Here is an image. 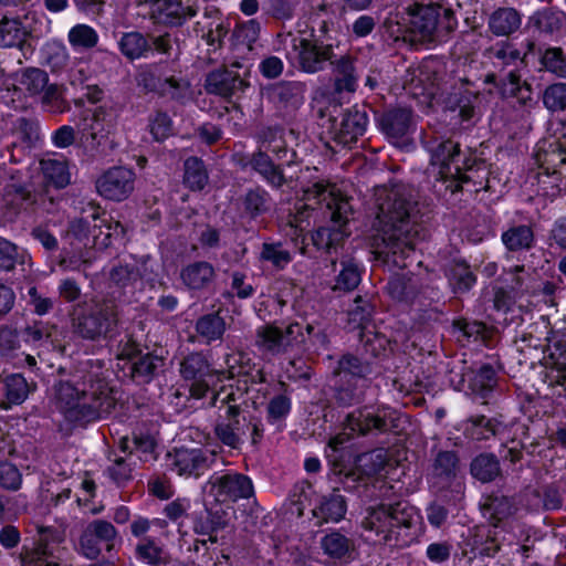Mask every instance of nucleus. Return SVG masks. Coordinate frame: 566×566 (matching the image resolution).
Listing matches in <instances>:
<instances>
[{
  "mask_svg": "<svg viewBox=\"0 0 566 566\" xmlns=\"http://www.w3.org/2000/svg\"><path fill=\"white\" fill-rule=\"evenodd\" d=\"M347 505L344 496L339 493L321 495L315 500L312 509L313 517L317 524L338 523L346 514Z\"/></svg>",
  "mask_w": 566,
  "mask_h": 566,
  "instance_id": "20",
  "label": "nucleus"
},
{
  "mask_svg": "<svg viewBox=\"0 0 566 566\" xmlns=\"http://www.w3.org/2000/svg\"><path fill=\"white\" fill-rule=\"evenodd\" d=\"M180 373L186 380H191L190 396L200 399L214 385V379L220 380L221 375L212 373L210 365L203 355L195 353L187 356L181 363Z\"/></svg>",
  "mask_w": 566,
  "mask_h": 566,
  "instance_id": "11",
  "label": "nucleus"
},
{
  "mask_svg": "<svg viewBox=\"0 0 566 566\" xmlns=\"http://www.w3.org/2000/svg\"><path fill=\"white\" fill-rule=\"evenodd\" d=\"M321 546L326 555L332 558H342L349 552V541L338 532H332L325 535L321 541Z\"/></svg>",
  "mask_w": 566,
  "mask_h": 566,
  "instance_id": "48",
  "label": "nucleus"
},
{
  "mask_svg": "<svg viewBox=\"0 0 566 566\" xmlns=\"http://www.w3.org/2000/svg\"><path fill=\"white\" fill-rule=\"evenodd\" d=\"M367 124L368 117L365 112L348 111L335 127L334 139L340 145L348 146L365 133Z\"/></svg>",
  "mask_w": 566,
  "mask_h": 566,
  "instance_id": "22",
  "label": "nucleus"
},
{
  "mask_svg": "<svg viewBox=\"0 0 566 566\" xmlns=\"http://www.w3.org/2000/svg\"><path fill=\"white\" fill-rule=\"evenodd\" d=\"M118 111L111 102H105L95 107L91 122L85 126L83 137L91 147L103 144L115 130Z\"/></svg>",
  "mask_w": 566,
  "mask_h": 566,
  "instance_id": "12",
  "label": "nucleus"
},
{
  "mask_svg": "<svg viewBox=\"0 0 566 566\" xmlns=\"http://www.w3.org/2000/svg\"><path fill=\"white\" fill-rule=\"evenodd\" d=\"M430 151V172L437 179H451L459 185L472 179L468 172L473 170L474 163L464 157L460 146L450 139L433 140L428 147Z\"/></svg>",
  "mask_w": 566,
  "mask_h": 566,
  "instance_id": "5",
  "label": "nucleus"
},
{
  "mask_svg": "<svg viewBox=\"0 0 566 566\" xmlns=\"http://www.w3.org/2000/svg\"><path fill=\"white\" fill-rule=\"evenodd\" d=\"M27 35L25 29L18 19L3 18L0 21V45L12 48L20 45Z\"/></svg>",
  "mask_w": 566,
  "mask_h": 566,
  "instance_id": "36",
  "label": "nucleus"
},
{
  "mask_svg": "<svg viewBox=\"0 0 566 566\" xmlns=\"http://www.w3.org/2000/svg\"><path fill=\"white\" fill-rule=\"evenodd\" d=\"M96 227L101 228L99 234L96 238L98 239L101 234H104V239L101 240V243L104 245H111L113 240L123 239L125 233V229L119 221H115L106 216H103L99 226L94 224V228Z\"/></svg>",
  "mask_w": 566,
  "mask_h": 566,
  "instance_id": "53",
  "label": "nucleus"
},
{
  "mask_svg": "<svg viewBox=\"0 0 566 566\" xmlns=\"http://www.w3.org/2000/svg\"><path fill=\"white\" fill-rule=\"evenodd\" d=\"M135 172L125 167H114L96 181L98 193L109 200L122 201L134 190Z\"/></svg>",
  "mask_w": 566,
  "mask_h": 566,
  "instance_id": "13",
  "label": "nucleus"
},
{
  "mask_svg": "<svg viewBox=\"0 0 566 566\" xmlns=\"http://www.w3.org/2000/svg\"><path fill=\"white\" fill-rule=\"evenodd\" d=\"M542 64L557 76L566 77V56L560 49H547L542 56Z\"/></svg>",
  "mask_w": 566,
  "mask_h": 566,
  "instance_id": "52",
  "label": "nucleus"
},
{
  "mask_svg": "<svg viewBox=\"0 0 566 566\" xmlns=\"http://www.w3.org/2000/svg\"><path fill=\"white\" fill-rule=\"evenodd\" d=\"M495 385V370L490 365H483L470 379V388L472 392L486 398L488 394Z\"/></svg>",
  "mask_w": 566,
  "mask_h": 566,
  "instance_id": "44",
  "label": "nucleus"
},
{
  "mask_svg": "<svg viewBox=\"0 0 566 566\" xmlns=\"http://www.w3.org/2000/svg\"><path fill=\"white\" fill-rule=\"evenodd\" d=\"M273 98L286 108H297L304 102V87L296 82L281 83L272 91Z\"/></svg>",
  "mask_w": 566,
  "mask_h": 566,
  "instance_id": "34",
  "label": "nucleus"
},
{
  "mask_svg": "<svg viewBox=\"0 0 566 566\" xmlns=\"http://www.w3.org/2000/svg\"><path fill=\"white\" fill-rule=\"evenodd\" d=\"M389 418L386 410H379L375 407L359 408L347 416L346 429L359 434H366L374 430L382 432L387 430Z\"/></svg>",
  "mask_w": 566,
  "mask_h": 566,
  "instance_id": "16",
  "label": "nucleus"
},
{
  "mask_svg": "<svg viewBox=\"0 0 566 566\" xmlns=\"http://www.w3.org/2000/svg\"><path fill=\"white\" fill-rule=\"evenodd\" d=\"M304 197L307 202L313 201L322 208L324 206L329 214V223L318 228L313 234V243L327 252L336 250L349 235L347 226L352 208L347 198L336 185L324 182H315L305 189Z\"/></svg>",
  "mask_w": 566,
  "mask_h": 566,
  "instance_id": "4",
  "label": "nucleus"
},
{
  "mask_svg": "<svg viewBox=\"0 0 566 566\" xmlns=\"http://www.w3.org/2000/svg\"><path fill=\"white\" fill-rule=\"evenodd\" d=\"M49 83L46 72L36 67H30L22 72L20 78L21 88L29 95L41 94Z\"/></svg>",
  "mask_w": 566,
  "mask_h": 566,
  "instance_id": "42",
  "label": "nucleus"
},
{
  "mask_svg": "<svg viewBox=\"0 0 566 566\" xmlns=\"http://www.w3.org/2000/svg\"><path fill=\"white\" fill-rule=\"evenodd\" d=\"M515 512L512 501L505 496H490L482 505V513L494 527L492 541H497L499 535L506 528L513 527L511 520Z\"/></svg>",
  "mask_w": 566,
  "mask_h": 566,
  "instance_id": "18",
  "label": "nucleus"
},
{
  "mask_svg": "<svg viewBox=\"0 0 566 566\" xmlns=\"http://www.w3.org/2000/svg\"><path fill=\"white\" fill-rule=\"evenodd\" d=\"M115 527L105 521L91 523L82 533L78 542V551L90 559L99 555L103 545L109 547V542L115 537Z\"/></svg>",
  "mask_w": 566,
  "mask_h": 566,
  "instance_id": "14",
  "label": "nucleus"
},
{
  "mask_svg": "<svg viewBox=\"0 0 566 566\" xmlns=\"http://www.w3.org/2000/svg\"><path fill=\"white\" fill-rule=\"evenodd\" d=\"M118 46L123 55L129 60L146 57L150 51V44L139 32L124 33L118 41Z\"/></svg>",
  "mask_w": 566,
  "mask_h": 566,
  "instance_id": "32",
  "label": "nucleus"
},
{
  "mask_svg": "<svg viewBox=\"0 0 566 566\" xmlns=\"http://www.w3.org/2000/svg\"><path fill=\"white\" fill-rule=\"evenodd\" d=\"M363 527L369 533L368 539L388 547L408 546L423 532L419 511L407 503L370 509Z\"/></svg>",
  "mask_w": 566,
  "mask_h": 566,
  "instance_id": "3",
  "label": "nucleus"
},
{
  "mask_svg": "<svg viewBox=\"0 0 566 566\" xmlns=\"http://www.w3.org/2000/svg\"><path fill=\"white\" fill-rule=\"evenodd\" d=\"M260 33V24L255 20H249L240 24L235 30V36L242 43H245L249 49L256 41Z\"/></svg>",
  "mask_w": 566,
  "mask_h": 566,
  "instance_id": "62",
  "label": "nucleus"
},
{
  "mask_svg": "<svg viewBox=\"0 0 566 566\" xmlns=\"http://www.w3.org/2000/svg\"><path fill=\"white\" fill-rule=\"evenodd\" d=\"M196 331L206 342L210 343L222 337L226 332V323L219 315H205L198 319Z\"/></svg>",
  "mask_w": 566,
  "mask_h": 566,
  "instance_id": "40",
  "label": "nucleus"
},
{
  "mask_svg": "<svg viewBox=\"0 0 566 566\" xmlns=\"http://www.w3.org/2000/svg\"><path fill=\"white\" fill-rule=\"evenodd\" d=\"M521 23L520 13L513 8H499L489 18V28L497 36L515 32Z\"/></svg>",
  "mask_w": 566,
  "mask_h": 566,
  "instance_id": "28",
  "label": "nucleus"
},
{
  "mask_svg": "<svg viewBox=\"0 0 566 566\" xmlns=\"http://www.w3.org/2000/svg\"><path fill=\"white\" fill-rule=\"evenodd\" d=\"M458 459L453 452H440L434 461L433 483L444 488L455 476Z\"/></svg>",
  "mask_w": 566,
  "mask_h": 566,
  "instance_id": "33",
  "label": "nucleus"
},
{
  "mask_svg": "<svg viewBox=\"0 0 566 566\" xmlns=\"http://www.w3.org/2000/svg\"><path fill=\"white\" fill-rule=\"evenodd\" d=\"M22 566H59L56 557L46 544L40 543L33 551L22 556Z\"/></svg>",
  "mask_w": 566,
  "mask_h": 566,
  "instance_id": "49",
  "label": "nucleus"
},
{
  "mask_svg": "<svg viewBox=\"0 0 566 566\" xmlns=\"http://www.w3.org/2000/svg\"><path fill=\"white\" fill-rule=\"evenodd\" d=\"M217 451L209 448L179 449L174 455V469L179 475H198L209 467Z\"/></svg>",
  "mask_w": 566,
  "mask_h": 566,
  "instance_id": "15",
  "label": "nucleus"
},
{
  "mask_svg": "<svg viewBox=\"0 0 566 566\" xmlns=\"http://www.w3.org/2000/svg\"><path fill=\"white\" fill-rule=\"evenodd\" d=\"M202 492L206 504H222L250 497L253 494V485L252 481L241 473L221 471L209 478Z\"/></svg>",
  "mask_w": 566,
  "mask_h": 566,
  "instance_id": "6",
  "label": "nucleus"
},
{
  "mask_svg": "<svg viewBox=\"0 0 566 566\" xmlns=\"http://www.w3.org/2000/svg\"><path fill=\"white\" fill-rule=\"evenodd\" d=\"M369 371L367 364H364L359 358L347 355L339 360V375L346 377L347 375L355 377H363Z\"/></svg>",
  "mask_w": 566,
  "mask_h": 566,
  "instance_id": "59",
  "label": "nucleus"
},
{
  "mask_svg": "<svg viewBox=\"0 0 566 566\" xmlns=\"http://www.w3.org/2000/svg\"><path fill=\"white\" fill-rule=\"evenodd\" d=\"M40 54L42 64L50 67L52 72H62L69 64L70 54L61 41H48L41 48Z\"/></svg>",
  "mask_w": 566,
  "mask_h": 566,
  "instance_id": "30",
  "label": "nucleus"
},
{
  "mask_svg": "<svg viewBox=\"0 0 566 566\" xmlns=\"http://www.w3.org/2000/svg\"><path fill=\"white\" fill-rule=\"evenodd\" d=\"M214 269L208 262H195L185 266L180 272L182 283L189 290H203L214 279Z\"/></svg>",
  "mask_w": 566,
  "mask_h": 566,
  "instance_id": "26",
  "label": "nucleus"
},
{
  "mask_svg": "<svg viewBox=\"0 0 566 566\" xmlns=\"http://www.w3.org/2000/svg\"><path fill=\"white\" fill-rule=\"evenodd\" d=\"M361 280V271L358 263L352 258H345L340 261V270L332 286L334 291L348 292L358 286Z\"/></svg>",
  "mask_w": 566,
  "mask_h": 566,
  "instance_id": "31",
  "label": "nucleus"
},
{
  "mask_svg": "<svg viewBox=\"0 0 566 566\" xmlns=\"http://www.w3.org/2000/svg\"><path fill=\"white\" fill-rule=\"evenodd\" d=\"M149 4L151 19L156 23L179 25L188 17L195 15L190 8L182 7L179 0H145Z\"/></svg>",
  "mask_w": 566,
  "mask_h": 566,
  "instance_id": "19",
  "label": "nucleus"
},
{
  "mask_svg": "<svg viewBox=\"0 0 566 566\" xmlns=\"http://www.w3.org/2000/svg\"><path fill=\"white\" fill-rule=\"evenodd\" d=\"M137 554L140 559L153 566H167L169 555L154 541L143 539L137 545Z\"/></svg>",
  "mask_w": 566,
  "mask_h": 566,
  "instance_id": "43",
  "label": "nucleus"
},
{
  "mask_svg": "<svg viewBox=\"0 0 566 566\" xmlns=\"http://www.w3.org/2000/svg\"><path fill=\"white\" fill-rule=\"evenodd\" d=\"M98 39L97 32L87 24H76L67 33L69 43L75 50L92 49Z\"/></svg>",
  "mask_w": 566,
  "mask_h": 566,
  "instance_id": "41",
  "label": "nucleus"
},
{
  "mask_svg": "<svg viewBox=\"0 0 566 566\" xmlns=\"http://www.w3.org/2000/svg\"><path fill=\"white\" fill-rule=\"evenodd\" d=\"M108 473L116 483H123L130 478L132 468L124 458H119L108 468Z\"/></svg>",
  "mask_w": 566,
  "mask_h": 566,
  "instance_id": "64",
  "label": "nucleus"
},
{
  "mask_svg": "<svg viewBox=\"0 0 566 566\" xmlns=\"http://www.w3.org/2000/svg\"><path fill=\"white\" fill-rule=\"evenodd\" d=\"M451 281L455 290L467 291L474 285L475 276L465 265H459Z\"/></svg>",
  "mask_w": 566,
  "mask_h": 566,
  "instance_id": "63",
  "label": "nucleus"
},
{
  "mask_svg": "<svg viewBox=\"0 0 566 566\" xmlns=\"http://www.w3.org/2000/svg\"><path fill=\"white\" fill-rule=\"evenodd\" d=\"M335 87L338 92H354L357 86L355 67L349 59H342L336 66Z\"/></svg>",
  "mask_w": 566,
  "mask_h": 566,
  "instance_id": "45",
  "label": "nucleus"
},
{
  "mask_svg": "<svg viewBox=\"0 0 566 566\" xmlns=\"http://www.w3.org/2000/svg\"><path fill=\"white\" fill-rule=\"evenodd\" d=\"M291 410V400L285 395H277L273 397L268 405V419L271 422H276L285 418Z\"/></svg>",
  "mask_w": 566,
  "mask_h": 566,
  "instance_id": "55",
  "label": "nucleus"
},
{
  "mask_svg": "<svg viewBox=\"0 0 566 566\" xmlns=\"http://www.w3.org/2000/svg\"><path fill=\"white\" fill-rule=\"evenodd\" d=\"M306 336L298 323L290 324L283 334L277 327L263 325L256 328L255 346L263 354L276 355L293 344L303 343Z\"/></svg>",
  "mask_w": 566,
  "mask_h": 566,
  "instance_id": "9",
  "label": "nucleus"
},
{
  "mask_svg": "<svg viewBox=\"0 0 566 566\" xmlns=\"http://www.w3.org/2000/svg\"><path fill=\"white\" fill-rule=\"evenodd\" d=\"M441 10V7L432 3H415L409 7V21L412 30L422 39H430L437 29Z\"/></svg>",
  "mask_w": 566,
  "mask_h": 566,
  "instance_id": "23",
  "label": "nucleus"
},
{
  "mask_svg": "<svg viewBox=\"0 0 566 566\" xmlns=\"http://www.w3.org/2000/svg\"><path fill=\"white\" fill-rule=\"evenodd\" d=\"M161 93L170 96L174 99L182 101L190 98V85L187 81L176 80L174 77L167 78L161 85Z\"/></svg>",
  "mask_w": 566,
  "mask_h": 566,
  "instance_id": "54",
  "label": "nucleus"
},
{
  "mask_svg": "<svg viewBox=\"0 0 566 566\" xmlns=\"http://www.w3.org/2000/svg\"><path fill=\"white\" fill-rule=\"evenodd\" d=\"M286 57L292 63L308 73H314L329 59V48L317 45L312 32H300L296 35L287 34L284 39Z\"/></svg>",
  "mask_w": 566,
  "mask_h": 566,
  "instance_id": "7",
  "label": "nucleus"
},
{
  "mask_svg": "<svg viewBox=\"0 0 566 566\" xmlns=\"http://www.w3.org/2000/svg\"><path fill=\"white\" fill-rule=\"evenodd\" d=\"M378 199L381 200L377 220L382 247H377L376 253L387 264L399 269L408 268L416 255L415 247L419 231L411 202L406 197V188H382Z\"/></svg>",
  "mask_w": 566,
  "mask_h": 566,
  "instance_id": "2",
  "label": "nucleus"
},
{
  "mask_svg": "<svg viewBox=\"0 0 566 566\" xmlns=\"http://www.w3.org/2000/svg\"><path fill=\"white\" fill-rule=\"evenodd\" d=\"M533 240V231L527 226H515L502 233V242L511 251L528 249Z\"/></svg>",
  "mask_w": 566,
  "mask_h": 566,
  "instance_id": "35",
  "label": "nucleus"
},
{
  "mask_svg": "<svg viewBox=\"0 0 566 566\" xmlns=\"http://www.w3.org/2000/svg\"><path fill=\"white\" fill-rule=\"evenodd\" d=\"M22 476L19 470L11 463L0 462V485L8 490H18Z\"/></svg>",
  "mask_w": 566,
  "mask_h": 566,
  "instance_id": "58",
  "label": "nucleus"
},
{
  "mask_svg": "<svg viewBox=\"0 0 566 566\" xmlns=\"http://www.w3.org/2000/svg\"><path fill=\"white\" fill-rule=\"evenodd\" d=\"M149 128L156 140H164L172 132V122L166 113H157L150 120Z\"/></svg>",
  "mask_w": 566,
  "mask_h": 566,
  "instance_id": "57",
  "label": "nucleus"
},
{
  "mask_svg": "<svg viewBox=\"0 0 566 566\" xmlns=\"http://www.w3.org/2000/svg\"><path fill=\"white\" fill-rule=\"evenodd\" d=\"M205 86L208 93L230 97L238 91H244L248 84L229 71H214L207 76Z\"/></svg>",
  "mask_w": 566,
  "mask_h": 566,
  "instance_id": "24",
  "label": "nucleus"
},
{
  "mask_svg": "<svg viewBox=\"0 0 566 566\" xmlns=\"http://www.w3.org/2000/svg\"><path fill=\"white\" fill-rule=\"evenodd\" d=\"M18 256L17 245L6 239H0V269L4 271L12 270Z\"/></svg>",
  "mask_w": 566,
  "mask_h": 566,
  "instance_id": "61",
  "label": "nucleus"
},
{
  "mask_svg": "<svg viewBox=\"0 0 566 566\" xmlns=\"http://www.w3.org/2000/svg\"><path fill=\"white\" fill-rule=\"evenodd\" d=\"M470 437L474 440H486L497 432L496 426L491 419L485 417H479L471 422V427L468 428Z\"/></svg>",
  "mask_w": 566,
  "mask_h": 566,
  "instance_id": "56",
  "label": "nucleus"
},
{
  "mask_svg": "<svg viewBox=\"0 0 566 566\" xmlns=\"http://www.w3.org/2000/svg\"><path fill=\"white\" fill-rule=\"evenodd\" d=\"M185 184L191 190H201L208 182V174L202 160L190 157L185 161Z\"/></svg>",
  "mask_w": 566,
  "mask_h": 566,
  "instance_id": "38",
  "label": "nucleus"
},
{
  "mask_svg": "<svg viewBox=\"0 0 566 566\" xmlns=\"http://www.w3.org/2000/svg\"><path fill=\"white\" fill-rule=\"evenodd\" d=\"M412 125V114L407 108L390 111L380 119L381 130L391 139H398L407 135Z\"/></svg>",
  "mask_w": 566,
  "mask_h": 566,
  "instance_id": "25",
  "label": "nucleus"
},
{
  "mask_svg": "<svg viewBox=\"0 0 566 566\" xmlns=\"http://www.w3.org/2000/svg\"><path fill=\"white\" fill-rule=\"evenodd\" d=\"M40 168L44 178L56 188H64L71 182L69 163L62 156L41 159Z\"/></svg>",
  "mask_w": 566,
  "mask_h": 566,
  "instance_id": "27",
  "label": "nucleus"
},
{
  "mask_svg": "<svg viewBox=\"0 0 566 566\" xmlns=\"http://www.w3.org/2000/svg\"><path fill=\"white\" fill-rule=\"evenodd\" d=\"M471 473L483 483L490 482L500 474L499 461L493 455L481 454L472 461Z\"/></svg>",
  "mask_w": 566,
  "mask_h": 566,
  "instance_id": "37",
  "label": "nucleus"
},
{
  "mask_svg": "<svg viewBox=\"0 0 566 566\" xmlns=\"http://www.w3.org/2000/svg\"><path fill=\"white\" fill-rule=\"evenodd\" d=\"M111 281L123 289V294L129 297L134 296L135 292L144 286L140 270L129 265L114 268L111 272Z\"/></svg>",
  "mask_w": 566,
  "mask_h": 566,
  "instance_id": "29",
  "label": "nucleus"
},
{
  "mask_svg": "<svg viewBox=\"0 0 566 566\" xmlns=\"http://www.w3.org/2000/svg\"><path fill=\"white\" fill-rule=\"evenodd\" d=\"M358 465L366 475L378 474L389 465L387 453L384 449H377L358 458Z\"/></svg>",
  "mask_w": 566,
  "mask_h": 566,
  "instance_id": "47",
  "label": "nucleus"
},
{
  "mask_svg": "<svg viewBox=\"0 0 566 566\" xmlns=\"http://www.w3.org/2000/svg\"><path fill=\"white\" fill-rule=\"evenodd\" d=\"M546 366L566 373V333L556 335L547 347Z\"/></svg>",
  "mask_w": 566,
  "mask_h": 566,
  "instance_id": "39",
  "label": "nucleus"
},
{
  "mask_svg": "<svg viewBox=\"0 0 566 566\" xmlns=\"http://www.w3.org/2000/svg\"><path fill=\"white\" fill-rule=\"evenodd\" d=\"M268 151L274 153L281 158V153H285L282 134L280 130L269 129L264 134L261 144L260 151L253 157L251 164L252 167L264 177V179L274 187L283 185L284 178L279 169L266 155Z\"/></svg>",
  "mask_w": 566,
  "mask_h": 566,
  "instance_id": "10",
  "label": "nucleus"
},
{
  "mask_svg": "<svg viewBox=\"0 0 566 566\" xmlns=\"http://www.w3.org/2000/svg\"><path fill=\"white\" fill-rule=\"evenodd\" d=\"M544 105L552 112H559L566 108V84L556 83L548 86L543 96Z\"/></svg>",
  "mask_w": 566,
  "mask_h": 566,
  "instance_id": "50",
  "label": "nucleus"
},
{
  "mask_svg": "<svg viewBox=\"0 0 566 566\" xmlns=\"http://www.w3.org/2000/svg\"><path fill=\"white\" fill-rule=\"evenodd\" d=\"M52 403L69 423L82 424L109 415L117 398L99 364L90 360L71 379L54 386Z\"/></svg>",
  "mask_w": 566,
  "mask_h": 566,
  "instance_id": "1",
  "label": "nucleus"
},
{
  "mask_svg": "<svg viewBox=\"0 0 566 566\" xmlns=\"http://www.w3.org/2000/svg\"><path fill=\"white\" fill-rule=\"evenodd\" d=\"M115 323V313L113 306H106L103 310L90 315L80 317L75 327L76 332L85 338L94 339L107 333Z\"/></svg>",
  "mask_w": 566,
  "mask_h": 566,
  "instance_id": "21",
  "label": "nucleus"
},
{
  "mask_svg": "<svg viewBox=\"0 0 566 566\" xmlns=\"http://www.w3.org/2000/svg\"><path fill=\"white\" fill-rule=\"evenodd\" d=\"M36 389V384L29 382L21 374H10L0 380V409L22 405Z\"/></svg>",
  "mask_w": 566,
  "mask_h": 566,
  "instance_id": "17",
  "label": "nucleus"
},
{
  "mask_svg": "<svg viewBox=\"0 0 566 566\" xmlns=\"http://www.w3.org/2000/svg\"><path fill=\"white\" fill-rule=\"evenodd\" d=\"M260 260L270 262L276 269H284L291 261L292 254L281 243H263Z\"/></svg>",
  "mask_w": 566,
  "mask_h": 566,
  "instance_id": "46",
  "label": "nucleus"
},
{
  "mask_svg": "<svg viewBox=\"0 0 566 566\" xmlns=\"http://www.w3.org/2000/svg\"><path fill=\"white\" fill-rule=\"evenodd\" d=\"M238 388V394L233 391V384L221 386L213 395V405L221 402L220 409H224L228 422H220L216 427L217 437L228 447L238 448L241 442L240 422L238 420L239 407L235 401L242 392Z\"/></svg>",
  "mask_w": 566,
  "mask_h": 566,
  "instance_id": "8",
  "label": "nucleus"
},
{
  "mask_svg": "<svg viewBox=\"0 0 566 566\" xmlns=\"http://www.w3.org/2000/svg\"><path fill=\"white\" fill-rule=\"evenodd\" d=\"M371 316V307L360 296L355 298L354 307L348 313L349 327L365 328Z\"/></svg>",
  "mask_w": 566,
  "mask_h": 566,
  "instance_id": "51",
  "label": "nucleus"
},
{
  "mask_svg": "<svg viewBox=\"0 0 566 566\" xmlns=\"http://www.w3.org/2000/svg\"><path fill=\"white\" fill-rule=\"evenodd\" d=\"M525 270L522 265H515L505 269L501 280L512 292H520L524 290Z\"/></svg>",
  "mask_w": 566,
  "mask_h": 566,
  "instance_id": "60",
  "label": "nucleus"
}]
</instances>
